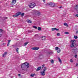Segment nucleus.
Wrapping results in <instances>:
<instances>
[{
    "mask_svg": "<svg viewBox=\"0 0 78 78\" xmlns=\"http://www.w3.org/2000/svg\"><path fill=\"white\" fill-rule=\"evenodd\" d=\"M21 14V13L20 12H18L16 14V15H14L13 16V17H18L19 16H20V14Z\"/></svg>",
    "mask_w": 78,
    "mask_h": 78,
    "instance_id": "0eeeda50",
    "label": "nucleus"
},
{
    "mask_svg": "<svg viewBox=\"0 0 78 78\" xmlns=\"http://www.w3.org/2000/svg\"><path fill=\"white\" fill-rule=\"evenodd\" d=\"M65 34H69V33L68 32H65Z\"/></svg>",
    "mask_w": 78,
    "mask_h": 78,
    "instance_id": "f704fd0d",
    "label": "nucleus"
},
{
    "mask_svg": "<svg viewBox=\"0 0 78 78\" xmlns=\"http://www.w3.org/2000/svg\"><path fill=\"white\" fill-rule=\"evenodd\" d=\"M59 8H62V7L61 6V7H59Z\"/></svg>",
    "mask_w": 78,
    "mask_h": 78,
    "instance_id": "09e8293b",
    "label": "nucleus"
},
{
    "mask_svg": "<svg viewBox=\"0 0 78 78\" xmlns=\"http://www.w3.org/2000/svg\"><path fill=\"white\" fill-rule=\"evenodd\" d=\"M9 43H8V44L7 45L8 47L9 46Z\"/></svg>",
    "mask_w": 78,
    "mask_h": 78,
    "instance_id": "79ce46f5",
    "label": "nucleus"
},
{
    "mask_svg": "<svg viewBox=\"0 0 78 78\" xmlns=\"http://www.w3.org/2000/svg\"><path fill=\"white\" fill-rule=\"evenodd\" d=\"M64 25L65 26H68V25H67V24L66 23H64Z\"/></svg>",
    "mask_w": 78,
    "mask_h": 78,
    "instance_id": "b1692460",
    "label": "nucleus"
},
{
    "mask_svg": "<svg viewBox=\"0 0 78 78\" xmlns=\"http://www.w3.org/2000/svg\"><path fill=\"white\" fill-rule=\"evenodd\" d=\"M55 30H56V31H59V29L55 28Z\"/></svg>",
    "mask_w": 78,
    "mask_h": 78,
    "instance_id": "e433bc0d",
    "label": "nucleus"
},
{
    "mask_svg": "<svg viewBox=\"0 0 78 78\" xmlns=\"http://www.w3.org/2000/svg\"><path fill=\"white\" fill-rule=\"evenodd\" d=\"M24 65L25 66L26 68H29V63L27 62H26L24 63H23Z\"/></svg>",
    "mask_w": 78,
    "mask_h": 78,
    "instance_id": "423d86ee",
    "label": "nucleus"
},
{
    "mask_svg": "<svg viewBox=\"0 0 78 78\" xmlns=\"http://www.w3.org/2000/svg\"><path fill=\"white\" fill-rule=\"evenodd\" d=\"M57 36H61V34H60V33H58L57 34Z\"/></svg>",
    "mask_w": 78,
    "mask_h": 78,
    "instance_id": "bb28decb",
    "label": "nucleus"
},
{
    "mask_svg": "<svg viewBox=\"0 0 78 78\" xmlns=\"http://www.w3.org/2000/svg\"><path fill=\"white\" fill-rule=\"evenodd\" d=\"M74 57H75L76 58V57H77V55H75Z\"/></svg>",
    "mask_w": 78,
    "mask_h": 78,
    "instance_id": "58836bf2",
    "label": "nucleus"
},
{
    "mask_svg": "<svg viewBox=\"0 0 78 78\" xmlns=\"http://www.w3.org/2000/svg\"><path fill=\"white\" fill-rule=\"evenodd\" d=\"M75 40H71V42H72V43H74V42H75Z\"/></svg>",
    "mask_w": 78,
    "mask_h": 78,
    "instance_id": "412c9836",
    "label": "nucleus"
},
{
    "mask_svg": "<svg viewBox=\"0 0 78 78\" xmlns=\"http://www.w3.org/2000/svg\"><path fill=\"white\" fill-rule=\"evenodd\" d=\"M73 50L74 53L76 54L78 51V49L76 48L75 47L72 49Z\"/></svg>",
    "mask_w": 78,
    "mask_h": 78,
    "instance_id": "39448f33",
    "label": "nucleus"
},
{
    "mask_svg": "<svg viewBox=\"0 0 78 78\" xmlns=\"http://www.w3.org/2000/svg\"><path fill=\"white\" fill-rule=\"evenodd\" d=\"M74 38L75 39H77L78 38V37L77 36H75L74 37Z\"/></svg>",
    "mask_w": 78,
    "mask_h": 78,
    "instance_id": "c756f323",
    "label": "nucleus"
},
{
    "mask_svg": "<svg viewBox=\"0 0 78 78\" xmlns=\"http://www.w3.org/2000/svg\"><path fill=\"white\" fill-rule=\"evenodd\" d=\"M38 35H36L35 36H37Z\"/></svg>",
    "mask_w": 78,
    "mask_h": 78,
    "instance_id": "3c124183",
    "label": "nucleus"
},
{
    "mask_svg": "<svg viewBox=\"0 0 78 78\" xmlns=\"http://www.w3.org/2000/svg\"><path fill=\"white\" fill-rule=\"evenodd\" d=\"M20 12L21 14H20V15H21V17H23V16H24V14H25V13H23L22 14V12Z\"/></svg>",
    "mask_w": 78,
    "mask_h": 78,
    "instance_id": "2eb2a0df",
    "label": "nucleus"
},
{
    "mask_svg": "<svg viewBox=\"0 0 78 78\" xmlns=\"http://www.w3.org/2000/svg\"><path fill=\"white\" fill-rule=\"evenodd\" d=\"M78 34V31H76V34Z\"/></svg>",
    "mask_w": 78,
    "mask_h": 78,
    "instance_id": "de8ad7c7",
    "label": "nucleus"
},
{
    "mask_svg": "<svg viewBox=\"0 0 78 78\" xmlns=\"http://www.w3.org/2000/svg\"><path fill=\"white\" fill-rule=\"evenodd\" d=\"M2 45H4V43H3V44H2Z\"/></svg>",
    "mask_w": 78,
    "mask_h": 78,
    "instance_id": "8fccbe9b",
    "label": "nucleus"
},
{
    "mask_svg": "<svg viewBox=\"0 0 78 78\" xmlns=\"http://www.w3.org/2000/svg\"><path fill=\"white\" fill-rule=\"evenodd\" d=\"M37 11L36 12L37 13V14H38V16H40V15L41 14V13L40 12H38V11Z\"/></svg>",
    "mask_w": 78,
    "mask_h": 78,
    "instance_id": "a211bd4d",
    "label": "nucleus"
},
{
    "mask_svg": "<svg viewBox=\"0 0 78 78\" xmlns=\"http://www.w3.org/2000/svg\"><path fill=\"white\" fill-rule=\"evenodd\" d=\"M58 59L59 61L60 62V63L61 62H62L61 61V59H60V58L59 57L58 58Z\"/></svg>",
    "mask_w": 78,
    "mask_h": 78,
    "instance_id": "6ab92c4d",
    "label": "nucleus"
},
{
    "mask_svg": "<svg viewBox=\"0 0 78 78\" xmlns=\"http://www.w3.org/2000/svg\"><path fill=\"white\" fill-rule=\"evenodd\" d=\"M70 62H73V60H72V59H70Z\"/></svg>",
    "mask_w": 78,
    "mask_h": 78,
    "instance_id": "c9c22d12",
    "label": "nucleus"
},
{
    "mask_svg": "<svg viewBox=\"0 0 78 78\" xmlns=\"http://www.w3.org/2000/svg\"><path fill=\"white\" fill-rule=\"evenodd\" d=\"M38 30L39 31H41V27H39L38 28Z\"/></svg>",
    "mask_w": 78,
    "mask_h": 78,
    "instance_id": "4be33fe9",
    "label": "nucleus"
},
{
    "mask_svg": "<svg viewBox=\"0 0 78 78\" xmlns=\"http://www.w3.org/2000/svg\"><path fill=\"white\" fill-rule=\"evenodd\" d=\"M39 58L40 59H42V58H44V56L42 55H41L39 56Z\"/></svg>",
    "mask_w": 78,
    "mask_h": 78,
    "instance_id": "9b49d317",
    "label": "nucleus"
},
{
    "mask_svg": "<svg viewBox=\"0 0 78 78\" xmlns=\"http://www.w3.org/2000/svg\"><path fill=\"white\" fill-rule=\"evenodd\" d=\"M8 18V17H5L4 19H7Z\"/></svg>",
    "mask_w": 78,
    "mask_h": 78,
    "instance_id": "c03bdc74",
    "label": "nucleus"
},
{
    "mask_svg": "<svg viewBox=\"0 0 78 78\" xmlns=\"http://www.w3.org/2000/svg\"><path fill=\"white\" fill-rule=\"evenodd\" d=\"M2 31H0V37H1V36H2Z\"/></svg>",
    "mask_w": 78,
    "mask_h": 78,
    "instance_id": "473e14b6",
    "label": "nucleus"
},
{
    "mask_svg": "<svg viewBox=\"0 0 78 78\" xmlns=\"http://www.w3.org/2000/svg\"><path fill=\"white\" fill-rule=\"evenodd\" d=\"M45 67V65H43L42 66V68H43V67Z\"/></svg>",
    "mask_w": 78,
    "mask_h": 78,
    "instance_id": "4c0bfd02",
    "label": "nucleus"
},
{
    "mask_svg": "<svg viewBox=\"0 0 78 78\" xmlns=\"http://www.w3.org/2000/svg\"><path fill=\"white\" fill-rule=\"evenodd\" d=\"M21 68L22 69V70H27V68H26V67H25L23 63L22 64Z\"/></svg>",
    "mask_w": 78,
    "mask_h": 78,
    "instance_id": "20e7f679",
    "label": "nucleus"
},
{
    "mask_svg": "<svg viewBox=\"0 0 78 78\" xmlns=\"http://www.w3.org/2000/svg\"><path fill=\"white\" fill-rule=\"evenodd\" d=\"M55 28H53L52 29V31H55Z\"/></svg>",
    "mask_w": 78,
    "mask_h": 78,
    "instance_id": "c85d7f7f",
    "label": "nucleus"
},
{
    "mask_svg": "<svg viewBox=\"0 0 78 78\" xmlns=\"http://www.w3.org/2000/svg\"><path fill=\"white\" fill-rule=\"evenodd\" d=\"M46 5H49V6H51V7H53L55 6V3L51 2L47 3Z\"/></svg>",
    "mask_w": 78,
    "mask_h": 78,
    "instance_id": "7ed1b4c3",
    "label": "nucleus"
},
{
    "mask_svg": "<svg viewBox=\"0 0 78 78\" xmlns=\"http://www.w3.org/2000/svg\"><path fill=\"white\" fill-rule=\"evenodd\" d=\"M29 7L31 8H33L34 7H35L36 6V4L34 2H33L32 3L29 4L28 5Z\"/></svg>",
    "mask_w": 78,
    "mask_h": 78,
    "instance_id": "f257e3e1",
    "label": "nucleus"
},
{
    "mask_svg": "<svg viewBox=\"0 0 78 78\" xmlns=\"http://www.w3.org/2000/svg\"><path fill=\"white\" fill-rule=\"evenodd\" d=\"M47 68L44 67V69H43V71L41 72V74L42 76H44V75H45V71L47 70Z\"/></svg>",
    "mask_w": 78,
    "mask_h": 78,
    "instance_id": "f03ea898",
    "label": "nucleus"
},
{
    "mask_svg": "<svg viewBox=\"0 0 78 78\" xmlns=\"http://www.w3.org/2000/svg\"><path fill=\"white\" fill-rule=\"evenodd\" d=\"M51 62L52 64H53V63H54V61H53V60L51 61Z\"/></svg>",
    "mask_w": 78,
    "mask_h": 78,
    "instance_id": "a878e982",
    "label": "nucleus"
},
{
    "mask_svg": "<svg viewBox=\"0 0 78 78\" xmlns=\"http://www.w3.org/2000/svg\"><path fill=\"white\" fill-rule=\"evenodd\" d=\"M70 47H71V48H73V47H75V46H77V45H76V44L73 43H72L70 45Z\"/></svg>",
    "mask_w": 78,
    "mask_h": 78,
    "instance_id": "6e6552de",
    "label": "nucleus"
},
{
    "mask_svg": "<svg viewBox=\"0 0 78 78\" xmlns=\"http://www.w3.org/2000/svg\"><path fill=\"white\" fill-rule=\"evenodd\" d=\"M1 31H2V30H1Z\"/></svg>",
    "mask_w": 78,
    "mask_h": 78,
    "instance_id": "603ef678",
    "label": "nucleus"
},
{
    "mask_svg": "<svg viewBox=\"0 0 78 78\" xmlns=\"http://www.w3.org/2000/svg\"><path fill=\"white\" fill-rule=\"evenodd\" d=\"M7 52H5L4 53V54H3L2 57H5V55H7Z\"/></svg>",
    "mask_w": 78,
    "mask_h": 78,
    "instance_id": "f8f14e48",
    "label": "nucleus"
},
{
    "mask_svg": "<svg viewBox=\"0 0 78 78\" xmlns=\"http://www.w3.org/2000/svg\"><path fill=\"white\" fill-rule=\"evenodd\" d=\"M13 48H16V47H17V45H13Z\"/></svg>",
    "mask_w": 78,
    "mask_h": 78,
    "instance_id": "2f4dec72",
    "label": "nucleus"
},
{
    "mask_svg": "<svg viewBox=\"0 0 78 78\" xmlns=\"http://www.w3.org/2000/svg\"><path fill=\"white\" fill-rule=\"evenodd\" d=\"M32 50H37L39 49V47H34L32 48H31Z\"/></svg>",
    "mask_w": 78,
    "mask_h": 78,
    "instance_id": "1a4fd4ad",
    "label": "nucleus"
},
{
    "mask_svg": "<svg viewBox=\"0 0 78 78\" xmlns=\"http://www.w3.org/2000/svg\"><path fill=\"white\" fill-rule=\"evenodd\" d=\"M43 1L44 3H45V0H43Z\"/></svg>",
    "mask_w": 78,
    "mask_h": 78,
    "instance_id": "a18cd8bd",
    "label": "nucleus"
},
{
    "mask_svg": "<svg viewBox=\"0 0 78 78\" xmlns=\"http://www.w3.org/2000/svg\"><path fill=\"white\" fill-rule=\"evenodd\" d=\"M75 16H76V17H78V15L76 14L75 15Z\"/></svg>",
    "mask_w": 78,
    "mask_h": 78,
    "instance_id": "37998d69",
    "label": "nucleus"
},
{
    "mask_svg": "<svg viewBox=\"0 0 78 78\" xmlns=\"http://www.w3.org/2000/svg\"><path fill=\"white\" fill-rule=\"evenodd\" d=\"M18 76H21V75H20V74H18Z\"/></svg>",
    "mask_w": 78,
    "mask_h": 78,
    "instance_id": "a19ab883",
    "label": "nucleus"
},
{
    "mask_svg": "<svg viewBox=\"0 0 78 78\" xmlns=\"http://www.w3.org/2000/svg\"><path fill=\"white\" fill-rule=\"evenodd\" d=\"M78 63H76V66H78Z\"/></svg>",
    "mask_w": 78,
    "mask_h": 78,
    "instance_id": "49530a36",
    "label": "nucleus"
},
{
    "mask_svg": "<svg viewBox=\"0 0 78 78\" xmlns=\"http://www.w3.org/2000/svg\"><path fill=\"white\" fill-rule=\"evenodd\" d=\"M48 54H49V55H52L53 54V51H52L51 52H48Z\"/></svg>",
    "mask_w": 78,
    "mask_h": 78,
    "instance_id": "5701e85b",
    "label": "nucleus"
},
{
    "mask_svg": "<svg viewBox=\"0 0 78 78\" xmlns=\"http://www.w3.org/2000/svg\"><path fill=\"white\" fill-rule=\"evenodd\" d=\"M27 22H28V23H31V21L30 20H27Z\"/></svg>",
    "mask_w": 78,
    "mask_h": 78,
    "instance_id": "dca6fc26",
    "label": "nucleus"
},
{
    "mask_svg": "<svg viewBox=\"0 0 78 78\" xmlns=\"http://www.w3.org/2000/svg\"><path fill=\"white\" fill-rule=\"evenodd\" d=\"M55 48L56 50H58V49H59V48H58V47H55Z\"/></svg>",
    "mask_w": 78,
    "mask_h": 78,
    "instance_id": "cd10ccee",
    "label": "nucleus"
},
{
    "mask_svg": "<svg viewBox=\"0 0 78 78\" xmlns=\"http://www.w3.org/2000/svg\"><path fill=\"white\" fill-rule=\"evenodd\" d=\"M41 37L42 38V40H43V41H44V40H45V39H47V38L45 36H43Z\"/></svg>",
    "mask_w": 78,
    "mask_h": 78,
    "instance_id": "ddd939ff",
    "label": "nucleus"
},
{
    "mask_svg": "<svg viewBox=\"0 0 78 78\" xmlns=\"http://www.w3.org/2000/svg\"><path fill=\"white\" fill-rule=\"evenodd\" d=\"M30 76H31L32 77H33V76H34V74H30Z\"/></svg>",
    "mask_w": 78,
    "mask_h": 78,
    "instance_id": "7c9ffc66",
    "label": "nucleus"
},
{
    "mask_svg": "<svg viewBox=\"0 0 78 78\" xmlns=\"http://www.w3.org/2000/svg\"><path fill=\"white\" fill-rule=\"evenodd\" d=\"M41 69V67H38L37 69H36V71H39V70H40Z\"/></svg>",
    "mask_w": 78,
    "mask_h": 78,
    "instance_id": "4468645a",
    "label": "nucleus"
},
{
    "mask_svg": "<svg viewBox=\"0 0 78 78\" xmlns=\"http://www.w3.org/2000/svg\"><path fill=\"white\" fill-rule=\"evenodd\" d=\"M33 28H35V29H37V27H36V26H33Z\"/></svg>",
    "mask_w": 78,
    "mask_h": 78,
    "instance_id": "72a5a7b5",
    "label": "nucleus"
},
{
    "mask_svg": "<svg viewBox=\"0 0 78 78\" xmlns=\"http://www.w3.org/2000/svg\"><path fill=\"white\" fill-rule=\"evenodd\" d=\"M16 0H13L12 2V5H14V4L16 3Z\"/></svg>",
    "mask_w": 78,
    "mask_h": 78,
    "instance_id": "9d476101",
    "label": "nucleus"
},
{
    "mask_svg": "<svg viewBox=\"0 0 78 78\" xmlns=\"http://www.w3.org/2000/svg\"><path fill=\"white\" fill-rule=\"evenodd\" d=\"M11 42V40H9L8 41V43H9Z\"/></svg>",
    "mask_w": 78,
    "mask_h": 78,
    "instance_id": "ea45409f",
    "label": "nucleus"
},
{
    "mask_svg": "<svg viewBox=\"0 0 78 78\" xmlns=\"http://www.w3.org/2000/svg\"><path fill=\"white\" fill-rule=\"evenodd\" d=\"M57 53H60L61 51V49L60 48L58 49V50H57Z\"/></svg>",
    "mask_w": 78,
    "mask_h": 78,
    "instance_id": "f3484780",
    "label": "nucleus"
},
{
    "mask_svg": "<svg viewBox=\"0 0 78 78\" xmlns=\"http://www.w3.org/2000/svg\"><path fill=\"white\" fill-rule=\"evenodd\" d=\"M19 48H17L16 49V52L18 53H19Z\"/></svg>",
    "mask_w": 78,
    "mask_h": 78,
    "instance_id": "aec40b11",
    "label": "nucleus"
},
{
    "mask_svg": "<svg viewBox=\"0 0 78 78\" xmlns=\"http://www.w3.org/2000/svg\"><path fill=\"white\" fill-rule=\"evenodd\" d=\"M28 44V42H26L24 44V46H26V45H27Z\"/></svg>",
    "mask_w": 78,
    "mask_h": 78,
    "instance_id": "393cba45",
    "label": "nucleus"
}]
</instances>
